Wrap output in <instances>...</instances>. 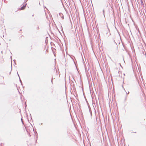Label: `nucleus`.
Listing matches in <instances>:
<instances>
[{
  "mask_svg": "<svg viewBox=\"0 0 146 146\" xmlns=\"http://www.w3.org/2000/svg\"><path fill=\"white\" fill-rule=\"evenodd\" d=\"M59 15L60 16V17H61V18L62 19H64V17H63V14H62V13H59Z\"/></svg>",
  "mask_w": 146,
  "mask_h": 146,
  "instance_id": "obj_2",
  "label": "nucleus"
},
{
  "mask_svg": "<svg viewBox=\"0 0 146 146\" xmlns=\"http://www.w3.org/2000/svg\"><path fill=\"white\" fill-rule=\"evenodd\" d=\"M129 93V92H128V93L126 92V94H127Z\"/></svg>",
  "mask_w": 146,
  "mask_h": 146,
  "instance_id": "obj_13",
  "label": "nucleus"
},
{
  "mask_svg": "<svg viewBox=\"0 0 146 146\" xmlns=\"http://www.w3.org/2000/svg\"><path fill=\"white\" fill-rule=\"evenodd\" d=\"M32 16H34V14H33V15H32Z\"/></svg>",
  "mask_w": 146,
  "mask_h": 146,
  "instance_id": "obj_21",
  "label": "nucleus"
},
{
  "mask_svg": "<svg viewBox=\"0 0 146 146\" xmlns=\"http://www.w3.org/2000/svg\"><path fill=\"white\" fill-rule=\"evenodd\" d=\"M13 61H14V63H15V64L16 65V63H15V61H16V60H13Z\"/></svg>",
  "mask_w": 146,
  "mask_h": 146,
  "instance_id": "obj_10",
  "label": "nucleus"
},
{
  "mask_svg": "<svg viewBox=\"0 0 146 146\" xmlns=\"http://www.w3.org/2000/svg\"><path fill=\"white\" fill-rule=\"evenodd\" d=\"M126 100V98L125 99V100Z\"/></svg>",
  "mask_w": 146,
  "mask_h": 146,
  "instance_id": "obj_17",
  "label": "nucleus"
},
{
  "mask_svg": "<svg viewBox=\"0 0 146 146\" xmlns=\"http://www.w3.org/2000/svg\"><path fill=\"white\" fill-rule=\"evenodd\" d=\"M104 12H105L104 10V9H103V14L104 15L105 17Z\"/></svg>",
  "mask_w": 146,
  "mask_h": 146,
  "instance_id": "obj_5",
  "label": "nucleus"
},
{
  "mask_svg": "<svg viewBox=\"0 0 146 146\" xmlns=\"http://www.w3.org/2000/svg\"><path fill=\"white\" fill-rule=\"evenodd\" d=\"M113 42H114V43L116 44V45L117 46V44L115 42V40H113Z\"/></svg>",
  "mask_w": 146,
  "mask_h": 146,
  "instance_id": "obj_8",
  "label": "nucleus"
},
{
  "mask_svg": "<svg viewBox=\"0 0 146 146\" xmlns=\"http://www.w3.org/2000/svg\"><path fill=\"white\" fill-rule=\"evenodd\" d=\"M142 4H143V3H142Z\"/></svg>",
  "mask_w": 146,
  "mask_h": 146,
  "instance_id": "obj_20",
  "label": "nucleus"
},
{
  "mask_svg": "<svg viewBox=\"0 0 146 146\" xmlns=\"http://www.w3.org/2000/svg\"><path fill=\"white\" fill-rule=\"evenodd\" d=\"M10 58H11V69H12V58L11 56Z\"/></svg>",
  "mask_w": 146,
  "mask_h": 146,
  "instance_id": "obj_4",
  "label": "nucleus"
},
{
  "mask_svg": "<svg viewBox=\"0 0 146 146\" xmlns=\"http://www.w3.org/2000/svg\"><path fill=\"white\" fill-rule=\"evenodd\" d=\"M52 78L51 79V83H52V84H53V81H52Z\"/></svg>",
  "mask_w": 146,
  "mask_h": 146,
  "instance_id": "obj_9",
  "label": "nucleus"
},
{
  "mask_svg": "<svg viewBox=\"0 0 146 146\" xmlns=\"http://www.w3.org/2000/svg\"><path fill=\"white\" fill-rule=\"evenodd\" d=\"M21 122H22V123L23 124V125H24V123H23V119H22V118H21Z\"/></svg>",
  "mask_w": 146,
  "mask_h": 146,
  "instance_id": "obj_7",
  "label": "nucleus"
},
{
  "mask_svg": "<svg viewBox=\"0 0 146 146\" xmlns=\"http://www.w3.org/2000/svg\"><path fill=\"white\" fill-rule=\"evenodd\" d=\"M28 0H25V1L26 2H27L28 1Z\"/></svg>",
  "mask_w": 146,
  "mask_h": 146,
  "instance_id": "obj_14",
  "label": "nucleus"
},
{
  "mask_svg": "<svg viewBox=\"0 0 146 146\" xmlns=\"http://www.w3.org/2000/svg\"><path fill=\"white\" fill-rule=\"evenodd\" d=\"M1 78H2V79L3 80V78H4V77L3 76H1Z\"/></svg>",
  "mask_w": 146,
  "mask_h": 146,
  "instance_id": "obj_11",
  "label": "nucleus"
},
{
  "mask_svg": "<svg viewBox=\"0 0 146 146\" xmlns=\"http://www.w3.org/2000/svg\"><path fill=\"white\" fill-rule=\"evenodd\" d=\"M73 80H75L74 79H73Z\"/></svg>",
  "mask_w": 146,
  "mask_h": 146,
  "instance_id": "obj_24",
  "label": "nucleus"
},
{
  "mask_svg": "<svg viewBox=\"0 0 146 146\" xmlns=\"http://www.w3.org/2000/svg\"><path fill=\"white\" fill-rule=\"evenodd\" d=\"M21 31V30H20V31Z\"/></svg>",
  "mask_w": 146,
  "mask_h": 146,
  "instance_id": "obj_19",
  "label": "nucleus"
},
{
  "mask_svg": "<svg viewBox=\"0 0 146 146\" xmlns=\"http://www.w3.org/2000/svg\"><path fill=\"white\" fill-rule=\"evenodd\" d=\"M134 133H136V132H134Z\"/></svg>",
  "mask_w": 146,
  "mask_h": 146,
  "instance_id": "obj_15",
  "label": "nucleus"
},
{
  "mask_svg": "<svg viewBox=\"0 0 146 146\" xmlns=\"http://www.w3.org/2000/svg\"><path fill=\"white\" fill-rule=\"evenodd\" d=\"M141 3H143V1H142V0H141Z\"/></svg>",
  "mask_w": 146,
  "mask_h": 146,
  "instance_id": "obj_16",
  "label": "nucleus"
},
{
  "mask_svg": "<svg viewBox=\"0 0 146 146\" xmlns=\"http://www.w3.org/2000/svg\"><path fill=\"white\" fill-rule=\"evenodd\" d=\"M19 81H20V83H21V85H23V83H22V81H21V79H20V78H19Z\"/></svg>",
  "mask_w": 146,
  "mask_h": 146,
  "instance_id": "obj_3",
  "label": "nucleus"
},
{
  "mask_svg": "<svg viewBox=\"0 0 146 146\" xmlns=\"http://www.w3.org/2000/svg\"><path fill=\"white\" fill-rule=\"evenodd\" d=\"M17 75H18V76L19 77V78H20L19 76V74H18V73L17 71Z\"/></svg>",
  "mask_w": 146,
  "mask_h": 146,
  "instance_id": "obj_12",
  "label": "nucleus"
},
{
  "mask_svg": "<svg viewBox=\"0 0 146 146\" xmlns=\"http://www.w3.org/2000/svg\"><path fill=\"white\" fill-rule=\"evenodd\" d=\"M26 106H27V105H26V104L25 103V107Z\"/></svg>",
  "mask_w": 146,
  "mask_h": 146,
  "instance_id": "obj_18",
  "label": "nucleus"
},
{
  "mask_svg": "<svg viewBox=\"0 0 146 146\" xmlns=\"http://www.w3.org/2000/svg\"><path fill=\"white\" fill-rule=\"evenodd\" d=\"M39 29V26L38 25H37V26L36 29L37 30H38V29Z\"/></svg>",
  "mask_w": 146,
  "mask_h": 146,
  "instance_id": "obj_6",
  "label": "nucleus"
},
{
  "mask_svg": "<svg viewBox=\"0 0 146 146\" xmlns=\"http://www.w3.org/2000/svg\"><path fill=\"white\" fill-rule=\"evenodd\" d=\"M73 80H75L74 79H73Z\"/></svg>",
  "mask_w": 146,
  "mask_h": 146,
  "instance_id": "obj_23",
  "label": "nucleus"
},
{
  "mask_svg": "<svg viewBox=\"0 0 146 146\" xmlns=\"http://www.w3.org/2000/svg\"><path fill=\"white\" fill-rule=\"evenodd\" d=\"M124 75H125V74H123Z\"/></svg>",
  "mask_w": 146,
  "mask_h": 146,
  "instance_id": "obj_25",
  "label": "nucleus"
},
{
  "mask_svg": "<svg viewBox=\"0 0 146 146\" xmlns=\"http://www.w3.org/2000/svg\"><path fill=\"white\" fill-rule=\"evenodd\" d=\"M27 5V3H25V4H24L22 6L21 8V10H23L24 9L26 5Z\"/></svg>",
  "mask_w": 146,
  "mask_h": 146,
  "instance_id": "obj_1",
  "label": "nucleus"
},
{
  "mask_svg": "<svg viewBox=\"0 0 146 146\" xmlns=\"http://www.w3.org/2000/svg\"><path fill=\"white\" fill-rule=\"evenodd\" d=\"M73 80H75L74 79H73Z\"/></svg>",
  "mask_w": 146,
  "mask_h": 146,
  "instance_id": "obj_22",
  "label": "nucleus"
}]
</instances>
